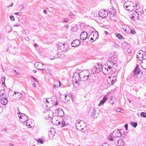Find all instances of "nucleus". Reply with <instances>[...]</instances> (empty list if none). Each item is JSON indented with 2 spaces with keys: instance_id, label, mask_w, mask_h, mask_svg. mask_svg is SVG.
Returning a JSON list of instances; mask_svg holds the SVG:
<instances>
[{
  "instance_id": "nucleus-49",
  "label": "nucleus",
  "mask_w": 146,
  "mask_h": 146,
  "mask_svg": "<svg viewBox=\"0 0 146 146\" xmlns=\"http://www.w3.org/2000/svg\"><path fill=\"white\" fill-rule=\"evenodd\" d=\"M96 113V111L95 110H93V112L92 113V116H94V115H95Z\"/></svg>"
},
{
  "instance_id": "nucleus-63",
  "label": "nucleus",
  "mask_w": 146,
  "mask_h": 146,
  "mask_svg": "<svg viewBox=\"0 0 146 146\" xmlns=\"http://www.w3.org/2000/svg\"><path fill=\"white\" fill-rule=\"evenodd\" d=\"M43 12L45 14H46L47 13L46 11V10H44Z\"/></svg>"
},
{
  "instance_id": "nucleus-43",
  "label": "nucleus",
  "mask_w": 146,
  "mask_h": 146,
  "mask_svg": "<svg viewBox=\"0 0 146 146\" xmlns=\"http://www.w3.org/2000/svg\"><path fill=\"white\" fill-rule=\"evenodd\" d=\"M100 146H110L107 143H104L102 144Z\"/></svg>"
},
{
  "instance_id": "nucleus-62",
  "label": "nucleus",
  "mask_w": 146,
  "mask_h": 146,
  "mask_svg": "<svg viewBox=\"0 0 146 146\" xmlns=\"http://www.w3.org/2000/svg\"><path fill=\"white\" fill-rule=\"evenodd\" d=\"M34 45V47H35V48H36L38 46L37 44L36 43Z\"/></svg>"
},
{
  "instance_id": "nucleus-30",
  "label": "nucleus",
  "mask_w": 146,
  "mask_h": 146,
  "mask_svg": "<svg viewBox=\"0 0 146 146\" xmlns=\"http://www.w3.org/2000/svg\"><path fill=\"white\" fill-rule=\"evenodd\" d=\"M131 124L134 128L136 127L137 125V122L133 121L131 122Z\"/></svg>"
},
{
  "instance_id": "nucleus-35",
  "label": "nucleus",
  "mask_w": 146,
  "mask_h": 146,
  "mask_svg": "<svg viewBox=\"0 0 146 146\" xmlns=\"http://www.w3.org/2000/svg\"><path fill=\"white\" fill-rule=\"evenodd\" d=\"M139 60L141 61L142 63L144 62H146V58H144L142 59H139Z\"/></svg>"
},
{
  "instance_id": "nucleus-22",
  "label": "nucleus",
  "mask_w": 146,
  "mask_h": 146,
  "mask_svg": "<svg viewBox=\"0 0 146 146\" xmlns=\"http://www.w3.org/2000/svg\"><path fill=\"white\" fill-rule=\"evenodd\" d=\"M66 120V119H62V122H61L62 125L61 126V127H62L68 125V123H66L65 120Z\"/></svg>"
},
{
  "instance_id": "nucleus-61",
  "label": "nucleus",
  "mask_w": 146,
  "mask_h": 146,
  "mask_svg": "<svg viewBox=\"0 0 146 146\" xmlns=\"http://www.w3.org/2000/svg\"><path fill=\"white\" fill-rule=\"evenodd\" d=\"M58 82L59 84V87L61 86H62V84H61L60 82L59 81H58Z\"/></svg>"
},
{
  "instance_id": "nucleus-15",
  "label": "nucleus",
  "mask_w": 146,
  "mask_h": 146,
  "mask_svg": "<svg viewBox=\"0 0 146 146\" xmlns=\"http://www.w3.org/2000/svg\"><path fill=\"white\" fill-rule=\"evenodd\" d=\"M76 125L77 129L79 130H81V131H83L84 129V128L82 127V125H80V121H77L76 122Z\"/></svg>"
},
{
  "instance_id": "nucleus-19",
  "label": "nucleus",
  "mask_w": 146,
  "mask_h": 146,
  "mask_svg": "<svg viewBox=\"0 0 146 146\" xmlns=\"http://www.w3.org/2000/svg\"><path fill=\"white\" fill-rule=\"evenodd\" d=\"M107 100V97L106 96H104L102 100L100 101V103L98 104V106H100L101 105H103Z\"/></svg>"
},
{
  "instance_id": "nucleus-48",
  "label": "nucleus",
  "mask_w": 146,
  "mask_h": 146,
  "mask_svg": "<svg viewBox=\"0 0 146 146\" xmlns=\"http://www.w3.org/2000/svg\"><path fill=\"white\" fill-rule=\"evenodd\" d=\"M21 32L23 34H26L27 32V31L25 30H23L21 31Z\"/></svg>"
},
{
  "instance_id": "nucleus-41",
  "label": "nucleus",
  "mask_w": 146,
  "mask_h": 146,
  "mask_svg": "<svg viewBox=\"0 0 146 146\" xmlns=\"http://www.w3.org/2000/svg\"><path fill=\"white\" fill-rule=\"evenodd\" d=\"M31 78L35 82H37V80H36V79L33 76H32L31 77Z\"/></svg>"
},
{
  "instance_id": "nucleus-3",
  "label": "nucleus",
  "mask_w": 146,
  "mask_h": 146,
  "mask_svg": "<svg viewBox=\"0 0 146 146\" xmlns=\"http://www.w3.org/2000/svg\"><path fill=\"white\" fill-rule=\"evenodd\" d=\"M122 136V133L119 130L117 129L115 130L108 137V139L111 141H114L115 138L119 137Z\"/></svg>"
},
{
  "instance_id": "nucleus-23",
  "label": "nucleus",
  "mask_w": 146,
  "mask_h": 146,
  "mask_svg": "<svg viewBox=\"0 0 146 146\" xmlns=\"http://www.w3.org/2000/svg\"><path fill=\"white\" fill-rule=\"evenodd\" d=\"M124 144L123 141L122 139H119L118 140V145L116 146H123Z\"/></svg>"
},
{
  "instance_id": "nucleus-39",
  "label": "nucleus",
  "mask_w": 146,
  "mask_h": 146,
  "mask_svg": "<svg viewBox=\"0 0 146 146\" xmlns=\"http://www.w3.org/2000/svg\"><path fill=\"white\" fill-rule=\"evenodd\" d=\"M113 44L114 46L117 48H118L119 47V45L115 42H114Z\"/></svg>"
},
{
  "instance_id": "nucleus-16",
  "label": "nucleus",
  "mask_w": 146,
  "mask_h": 146,
  "mask_svg": "<svg viewBox=\"0 0 146 146\" xmlns=\"http://www.w3.org/2000/svg\"><path fill=\"white\" fill-rule=\"evenodd\" d=\"M1 102L4 105L7 104L8 102V100L7 98L5 97L1 98Z\"/></svg>"
},
{
  "instance_id": "nucleus-1",
  "label": "nucleus",
  "mask_w": 146,
  "mask_h": 146,
  "mask_svg": "<svg viewBox=\"0 0 146 146\" xmlns=\"http://www.w3.org/2000/svg\"><path fill=\"white\" fill-rule=\"evenodd\" d=\"M82 81H87L88 82H92L94 80L93 77V74H90L89 71L84 70L80 72L79 74Z\"/></svg>"
},
{
  "instance_id": "nucleus-50",
  "label": "nucleus",
  "mask_w": 146,
  "mask_h": 146,
  "mask_svg": "<svg viewBox=\"0 0 146 146\" xmlns=\"http://www.w3.org/2000/svg\"><path fill=\"white\" fill-rule=\"evenodd\" d=\"M125 127V128L126 130H128V126L127 124H126L124 125Z\"/></svg>"
},
{
  "instance_id": "nucleus-11",
  "label": "nucleus",
  "mask_w": 146,
  "mask_h": 146,
  "mask_svg": "<svg viewBox=\"0 0 146 146\" xmlns=\"http://www.w3.org/2000/svg\"><path fill=\"white\" fill-rule=\"evenodd\" d=\"M55 129L54 128H51L49 131L48 133V136L50 138H52L53 136L55 135Z\"/></svg>"
},
{
  "instance_id": "nucleus-10",
  "label": "nucleus",
  "mask_w": 146,
  "mask_h": 146,
  "mask_svg": "<svg viewBox=\"0 0 146 146\" xmlns=\"http://www.w3.org/2000/svg\"><path fill=\"white\" fill-rule=\"evenodd\" d=\"M88 36V33L86 31H83L82 32L80 35V38L82 40H86Z\"/></svg>"
},
{
  "instance_id": "nucleus-34",
  "label": "nucleus",
  "mask_w": 146,
  "mask_h": 146,
  "mask_svg": "<svg viewBox=\"0 0 146 146\" xmlns=\"http://www.w3.org/2000/svg\"><path fill=\"white\" fill-rule=\"evenodd\" d=\"M141 115L143 117H146V113L144 112H142L141 113Z\"/></svg>"
},
{
  "instance_id": "nucleus-5",
  "label": "nucleus",
  "mask_w": 146,
  "mask_h": 146,
  "mask_svg": "<svg viewBox=\"0 0 146 146\" xmlns=\"http://www.w3.org/2000/svg\"><path fill=\"white\" fill-rule=\"evenodd\" d=\"M111 74V76H109L108 78L107 82L108 84L110 85H112L115 82L117 79V75L115 76V74Z\"/></svg>"
},
{
  "instance_id": "nucleus-33",
  "label": "nucleus",
  "mask_w": 146,
  "mask_h": 146,
  "mask_svg": "<svg viewBox=\"0 0 146 146\" xmlns=\"http://www.w3.org/2000/svg\"><path fill=\"white\" fill-rule=\"evenodd\" d=\"M37 142L39 143L42 144H43L44 142L43 140L40 139H38L37 140Z\"/></svg>"
},
{
  "instance_id": "nucleus-54",
  "label": "nucleus",
  "mask_w": 146,
  "mask_h": 146,
  "mask_svg": "<svg viewBox=\"0 0 146 146\" xmlns=\"http://www.w3.org/2000/svg\"><path fill=\"white\" fill-rule=\"evenodd\" d=\"M25 39L27 41H28L29 40V38L27 36L25 38Z\"/></svg>"
},
{
  "instance_id": "nucleus-6",
  "label": "nucleus",
  "mask_w": 146,
  "mask_h": 146,
  "mask_svg": "<svg viewBox=\"0 0 146 146\" xmlns=\"http://www.w3.org/2000/svg\"><path fill=\"white\" fill-rule=\"evenodd\" d=\"M18 115L20 122L24 123L29 120L28 117L25 114L19 112L18 113Z\"/></svg>"
},
{
  "instance_id": "nucleus-14",
  "label": "nucleus",
  "mask_w": 146,
  "mask_h": 146,
  "mask_svg": "<svg viewBox=\"0 0 146 146\" xmlns=\"http://www.w3.org/2000/svg\"><path fill=\"white\" fill-rule=\"evenodd\" d=\"M140 72V70L139 67V66H137L136 68L134 70L133 74L135 76L137 77L138 75L139 74Z\"/></svg>"
},
{
  "instance_id": "nucleus-37",
  "label": "nucleus",
  "mask_w": 146,
  "mask_h": 146,
  "mask_svg": "<svg viewBox=\"0 0 146 146\" xmlns=\"http://www.w3.org/2000/svg\"><path fill=\"white\" fill-rule=\"evenodd\" d=\"M58 102L57 99H56V101L53 103V104L55 106H56L58 105Z\"/></svg>"
},
{
  "instance_id": "nucleus-46",
  "label": "nucleus",
  "mask_w": 146,
  "mask_h": 146,
  "mask_svg": "<svg viewBox=\"0 0 146 146\" xmlns=\"http://www.w3.org/2000/svg\"><path fill=\"white\" fill-rule=\"evenodd\" d=\"M131 33L133 34H134L135 33V30L133 29H131Z\"/></svg>"
},
{
  "instance_id": "nucleus-4",
  "label": "nucleus",
  "mask_w": 146,
  "mask_h": 146,
  "mask_svg": "<svg viewBox=\"0 0 146 146\" xmlns=\"http://www.w3.org/2000/svg\"><path fill=\"white\" fill-rule=\"evenodd\" d=\"M81 79H82L80 78V76L79 74L78 73H75L74 74L73 76L72 77V82L74 86L75 85L74 83H75V84H78L79 83V82L82 81Z\"/></svg>"
},
{
  "instance_id": "nucleus-17",
  "label": "nucleus",
  "mask_w": 146,
  "mask_h": 146,
  "mask_svg": "<svg viewBox=\"0 0 146 146\" xmlns=\"http://www.w3.org/2000/svg\"><path fill=\"white\" fill-rule=\"evenodd\" d=\"M143 52V50H141L139 51L138 52V54H137V58L138 60H139V59H142L143 58V55L142 54V53Z\"/></svg>"
},
{
  "instance_id": "nucleus-12",
  "label": "nucleus",
  "mask_w": 146,
  "mask_h": 146,
  "mask_svg": "<svg viewBox=\"0 0 146 146\" xmlns=\"http://www.w3.org/2000/svg\"><path fill=\"white\" fill-rule=\"evenodd\" d=\"M139 13H138L136 11L133 13V15L131 17V19L132 20L136 21L139 19Z\"/></svg>"
},
{
  "instance_id": "nucleus-32",
  "label": "nucleus",
  "mask_w": 146,
  "mask_h": 146,
  "mask_svg": "<svg viewBox=\"0 0 146 146\" xmlns=\"http://www.w3.org/2000/svg\"><path fill=\"white\" fill-rule=\"evenodd\" d=\"M5 77H3L1 78V81L2 82V84L3 85L5 84Z\"/></svg>"
},
{
  "instance_id": "nucleus-24",
  "label": "nucleus",
  "mask_w": 146,
  "mask_h": 146,
  "mask_svg": "<svg viewBox=\"0 0 146 146\" xmlns=\"http://www.w3.org/2000/svg\"><path fill=\"white\" fill-rule=\"evenodd\" d=\"M58 58L62 59L64 57V55L63 54L62 52H60L57 54Z\"/></svg>"
},
{
  "instance_id": "nucleus-20",
  "label": "nucleus",
  "mask_w": 146,
  "mask_h": 146,
  "mask_svg": "<svg viewBox=\"0 0 146 146\" xmlns=\"http://www.w3.org/2000/svg\"><path fill=\"white\" fill-rule=\"evenodd\" d=\"M72 99V96H70V95H65L64 96V99H65V102H67L70 100L71 98Z\"/></svg>"
},
{
  "instance_id": "nucleus-45",
  "label": "nucleus",
  "mask_w": 146,
  "mask_h": 146,
  "mask_svg": "<svg viewBox=\"0 0 146 146\" xmlns=\"http://www.w3.org/2000/svg\"><path fill=\"white\" fill-rule=\"evenodd\" d=\"M126 50L128 53H129L131 51V50L129 49V48H126L125 50Z\"/></svg>"
},
{
  "instance_id": "nucleus-8",
  "label": "nucleus",
  "mask_w": 146,
  "mask_h": 146,
  "mask_svg": "<svg viewBox=\"0 0 146 146\" xmlns=\"http://www.w3.org/2000/svg\"><path fill=\"white\" fill-rule=\"evenodd\" d=\"M108 12L106 10H100L99 12V16L102 18H105L108 15Z\"/></svg>"
},
{
  "instance_id": "nucleus-26",
  "label": "nucleus",
  "mask_w": 146,
  "mask_h": 146,
  "mask_svg": "<svg viewBox=\"0 0 146 146\" xmlns=\"http://www.w3.org/2000/svg\"><path fill=\"white\" fill-rule=\"evenodd\" d=\"M96 67H98V68H96L98 70V72H100L102 69V66L101 65H99L98 64L96 65Z\"/></svg>"
},
{
  "instance_id": "nucleus-31",
  "label": "nucleus",
  "mask_w": 146,
  "mask_h": 146,
  "mask_svg": "<svg viewBox=\"0 0 146 146\" xmlns=\"http://www.w3.org/2000/svg\"><path fill=\"white\" fill-rule=\"evenodd\" d=\"M78 29V27L77 26L75 25L74 27H73L71 29V30L74 32L76 31Z\"/></svg>"
},
{
  "instance_id": "nucleus-18",
  "label": "nucleus",
  "mask_w": 146,
  "mask_h": 146,
  "mask_svg": "<svg viewBox=\"0 0 146 146\" xmlns=\"http://www.w3.org/2000/svg\"><path fill=\"white\" fill-rule=\"evenodd\" d=\"M130 45L129 44V43L126 42H123L121 44V48L125 50L126 48H130Z\"/></svg>"
},
{
  "instance_id": "nucleus-38",
  "label": "nucleus",
  "mask_w": 146,
  "mask_h": 146,
  "mask_svg": "<svg viewBox=\"0 0 146 146\" xmlns=\"http://www.w3.org/2000/svg\"><path fill=\"white\" fill-rule=\"evenodd\" d=\"M29 121V120L28 121H27V122L26 123V125L27 127H31V125L30 124H29V123H28V122Z\"/></svg>"
},
{
  "instance_id": "nucleus-21",
  "label": "nucleus",
  "mask_w": 146,
  "mask_h": 146,
  "mask_svg": "<svg viewBox=\"0 0 146 146\" xmlns=\"http://www.w3.org/2000/svg\"><path fill=\"white\" fill-rule=\"evenodd\" d=\"M111 13L110 15V19L111 20H114V19H115V14H116V11H113V13H112V11H111Z\"/></svg>"
},
{
  "instance_id": "nucleus-44",
  "label": "nucleus",
  "mask_w": 146,
  "mask_h": 146,
  "mask_svg": "<svg viewBox=\"0 0 146 146\" xmlns=\"http://www.w3.org/2000/svg\"><path fill=\"white\" fill-rule=\"evenodd\" d=\"M49 58L50 59V60H53V59H54L55 58V57L54 56H53V55H51L50 56Z\"/></svg>"
},
{
  "instance_id": "nucleus-29",
  "label": "nucleus",
  "mask_w": 146,
  "mask_h": 146,
  "mask_svg": "<svg viewBox=\"0 0 146 146\" xmlns=\"http://www.w3.org/2000/svg\"><path fill=\"white\" fill-rule=\"evenodd\" d=\"M56 111H57L56 112L58 114L61 113H63V114L64 113V111L61 108H59L58 109H56Z\"/></svg>"
},
{
  "instance_id": "nucleus-51",
  "label": "nucleus",
  "mask_w": 146,
  "mask_h": 146,
  "mask_svg": "<svg viewBox=\"0 0 146 146\" xmlns=\"http://www.w3.org/2000/svg\"><path fill=\"white\" fill-rule=\"evenodd\" d=\"M133 8H132V9H131L130 8V7H129V8H128L127 9H126V10L128 11H132V10H133Z\"/></svg>"
},
{
  "instance_id": "nucleus-53",
  "label": "nucleus",
  "mask_w": 146,
  "mask_h": 146,
  "mask_svg": "<svg viewBox=\"0 0 146 146\" xmlns=\"http://www.w3.org/2000/svg\"><path fill=\"white\" fill-rule=\"evenodd\" d=\"M19 14H21V13L20 12H16L15 13L16 15L20 16V15H19Z\"/></svg>"
},
{
  "instance_id": "nucleus-25",
  "label": "nucleus",
  "mask_w": 146,
  "mask_h": 146,
  "mask_svg": "<svg viewBox=\"0 0 146 146\" xmlns=\"http://www.w3.org/2000/svg\"><path fill=\"white\" fill-rule=\"evenodd\" d=\"M6 31L7 33H9L11 32L12 29V28L9 25H7L6 27Z\"/></svg>"
},
{
  "instance_id": "nucleus-52",
  "label": "nucleus",
  "mask_w": 146,
  "mask_h": 146,
  "mask_svg": "<svg viewBox=\"0 0 146 146\" xmlns=\"http://www.w3.org/2000/svg\"><path fill=\"white\" fill-rule=\"evenodd\" d=\"M142 54L143 55H142L143 56V58H146V54L145 53H143V52H142Z\"/></svg>"
},
{
  "instance_id": "nucleus-59",
  "label": "nucleus",
  "mask_w": 146,
  "mask_h": 146,
  "mask_svg": "<svg viewBox=\"0 0 146 146\" xmlns=\"http://www.w3.org/2000/svg\"><path fill=\"white\" fill-rule=\"evenodd\" d=\"M122 137H123V138H125L126 136V134H123V135H122L121 136Z\"/></svg>"
},
{
  "instance_id": "nucleus-47",
  "label": "nucleus",
  "mask_w": 146,
  "mask_h": 146,
  "mask_svg": "<svg viewBox=\"0 0 146 146\" xmlns=\"http://www.w3.org/2000/svg\"><path fill=\"white\" fill-rule=\"evenodd\" d=\"M95 33L96 34V35L97 34V36H98L97 37H96V38H95V40H96L98 38V37L99 36V35H98V32H96Z\"/></svg>"
},
{
  "instance_id": "nucleus-60",
  "label": "nucleus",
  "mask_w": 146,
  "mask_h": 146,
  "mask_svg": "<svg viewBox=\"0 0 146 146\" xmlns=\"http://www.w3.org/2000/svg\"><path fill=\"white\" fill-rule=\"evenodd\" d=\"M5 94L3 93L2 94H0V97H1V96H2V97H3V95H4Z\"/></svg>"
},
{
  "instance_id": "nucleus-64",
  "label": "nucleus",
  "mask_w": 146,
  "mask_h": 146,
  "mask_svg": "<svg viewBox=\"0 0 146 146\" xmlns=\"http://www.w3.org/2000/svg\"><path fill=\"white\" fill-rule=\"evenodd\" d=\"M69 15L71 17H72V16H73L74 15L73 14L71 13L69 14Z\"/></svg>"
},
{
  "instance_id": "nucleus-42",
  "label": "nucleus",
  "mask_w": 146,
  "mask_h": 146,
  "mask_svg": "<svg viewBox=\"0 0 146 146\" xmlns=\"http://www.w3.org/2000/svg\"><path fill=\"white\" fill-rule=\"evenodd\" d=\"M19 94L18 95L17 98H20L22 97L23 94L22 93H19Z\"/></svg>"
},
{
  "instance_id": "nucleus-36",
  "label": "nucleus",
  "mask_w": 146,
  "mask_h": 146,
  "mask_svg": "<svg viewBox=\"0 0 146 146\" xmlns=\"http://www.w3.org/2000/svg\"><path fill=\"white\" fill-rule=\"evenodd\" d=\"M10 18L12 21H14L15 20V18L13 15H11L10 16Z\"/></svg>"
},
{
  "instance_id": "nucleus-13",
  "label": "nucleus",
  "mask_w": 146,
  "mask_h": 146,
  "mask_svg": "<svg viewBox=\"0 0 146 146\" xmlns=\"http://www.w3.org/2000/svg\"><path fill=\"white\" fill-rule=\"evenodd\" d=\"M80 44V41L79 40L76 39L74 40L71 44V45L72 47L78 46Z\"/></svg>"
},
{
  "instance_id": "nucleus-57",
  "label": "nucleus",
  "mask_w": 146,
  "mask_h": 146,
  "mask_svg": "<svg viewBox=\"0 0 146 146\" xmlns=\"http://www.w3.org/2000/svg\"><path fill=\"white\" fill-rule=\"evenodd\" d=\"M138 11V12H140V13H141V12L142 11H143V10L142 9H141V10L140 11L139 9V10H138V9H136V11Z\"/></svg>"
},
{
  "instance_id": "nucleus-40",
  "label": "nucleus",
  "mask_w": 146,
  "mask_h": 146,
  "mask_svg": "<svg viewBox=\"0 0 146 146\" xmlns=\"http://www.w3.org/2000/svg\"><path fill=\"white\" fill-rule=\"evenodd\" d=\"M56 124L57 125H62L61 123V122H62V120H61V121H59L58 120H56Z\"/></svg>"
},
{
  "instance_id": "nucleus-7",
  "label": "nucleus",
  "mask_w": 146,
  "mask_h": 146,
  "mask_svg": "<svg viewBox=\"0 0 146 146\" xmlns=\"http://www.w3.org/2000/svg\"><path fill=\"white\" fill-rule=\"evenodd\" d=\"M34 66L37 69L40 70H44L46 68V66L44 64L38 62H35Z\"/></svg>"
},
{
  "instance_id": "nucleus-27",
  "label": "nucleus",
  "mask_w": 146,
  "mask_h": 146,
  "mask_svg": "<svg viewBox=\"0 0 146 146\" xmlns=\"http://www.w3.org/2000/svg\"><path fill=\"white\" fill-rule=\"evenodd\" d=\"M92 72L94 73H98L99 72H98V70L94 67L91 70Z\"/></svg>"
},
{
  "instance_id": "nucleus-9",
  "label": "nucleus",
  "mask_w": 146,
  "mask_h": 146,
  "mask_svg": "<svg viewBox=\"0 0 146 146\" xmlns=\"http://www.w3.org/2000/svg\"><path fill=\"white\" fill-rule=\"evenodd\" d=\"M60 49L63 51L65 52L68 50L67 44H61L60 45Z\"/></svg>"
},
{
  "instance_id": "nucleus-56",
  "label": "nucleus",
  "mask_w": 146,
  "mask_h": 146,
  "mask_svg": "<svg viewBox=\"0 0 146 146\" xmlns=\"http://www.w3.org/2000/svg\"><path fill=\"white\" fill-rule=\"evenodd\" d=\"M64 27L68 29L69 27V25H68L66 24L65 25Z\"/></svg>"
},
{
  "instance_id": "nucleus-58",
  "label": "nucleus",
  "mask_w": 146,
  "mask_h": 146,
  "mask_svg": "<svg viewBox=\"0 0 146 146\" xmlns=\"http://www.w3.org/2000/svg\"><path fill=\"white\" fill-rule=\"evenodd\" d=\"M13 3H12L9 6H8L7 7H12V6H13Z\"/></svg>"
},
{
  "instance_id": "nucleus-55",
  "label": "nucleus",
  "mask_w": 146,
  "mask_h": 146,
  "mask_svg": "<svg viewBox=\"0 0 146 146\" xmlns=\"http://www.w3.org/2000/svg\"><path fill=\"white\" fill-rule=\"evenodd\" d=\"M24 8V6L23 5H22L20 6V8H21V9H22Z\"/></svg>"
},
{
  "instance_id": "nucleus-2",
  "label": "nucleus",
  "mask_w": 146,
  "mask_h": 146,
  "mask_svg": "<svg viewBox=\"0 0 146 146\" xmlns=\"http://www.w3.org/2000/svg\"><path fill=\"white\" fill-rule=\"evenodd\" d=\"M114 63L112 61H108L105 64L103 73L106 75H108L111 73L113 70V68H114Z\"/></svg>"
},
{
  "instance_id": "nucleus-28",
  "label": "nucleus",
  "mask_w": 146,
  "mask_h": 146,
  "mask_svg": "<svg viewBox=\"0 0 146 146\" xmlns=\"http://www.w3.org/2000/svg\"><path fill=\"white\" fill-rule=\"evenodd\" d=\"M115 34L116 36L119 39H122V38L123 37V36L119 33H115Z\"/></svg>"
}]
</instances>
